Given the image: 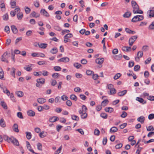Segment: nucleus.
Segmentation results:
<instances>
[{"instance_id":"nucleus-49","label":"nucleus","mask_w":154,"mask_h":154,"mask_svg":"<svg viewBox=\"0 0 154 154\" xmlns=\"http://www.w3.org/2000/svg\"><path fill=\"white\" fill-rule=\"evenodd\" d=\"M140 66L139 65L135 66L134 68V70L135 71H138L140 69Z\"/></svg>"},{"instance_id":"nucleus-23","label":"nucleus","mask_w":154,"mask_h":154,"mask_svg":"<svg viewBox=\"0 0 154 154\" xmlns=\"http://www.w3.org/2000/svg\"><path fill=\"white\" fill-rule=\"evenodd\" d=\"M71 117L72 119L73 120L77 121H78L79 120V117L76 115H71Z\"/></svg>"},{"instance_id":"nucleus-2","label":"nucleus","mask_w":154,"mask_h":154,"mask_svg":"<svg viewBox=\"0 0 154 154\" xmlns=\"http://www.w3.org/2000/svg\"><path fill=\"white\" fill-rule=\"evenodd\" d=\"M137 38V35H134L131 37L129 39V44L130 46H131L134 43L135 41Z\"/></svg>"},{"instance_id":"nucleus-20","label":"nucleus","mask_w":154,"mask_h":154,"mask_svg":"<svg viewBox=\"0 0 154 154\" xmlns=\"http://www.w3.org/2000/svg\"><path fill=\"white\" fill-rule=\"evenodd\" d=\"M0 125L3 128L5 127L6 124L5 122L4 119L2 118L0 119Z\"/></svg>"},{"instance_id":"nucleus-63","label":"nucleus","mask_w":154,"mask_h":154,"mask_svg":"<svg viewBox=\"0 0 154 154\" xmlns=\"http://www.w3.org/2000/svg\"><path fill=\"white\" fill-rule=\"evenodd\" d=\"M147 99L151 101L154 100V96L150 95L148 97Z\"/></svg>"},{"instance_id":"nucleus-51","label":"nucleus","mask_w":154,"mask_h":154,"mask_svg":"<svg viewBox=\"0 0 154 154\" xmlns=\"http://www.w3.org/2000/svg\"><path fill=\"white\" fill-rule=\"evenodd\" d=\"M94 135L97 136H98L99 135L100 133V131L97 129H95L94 130Z\"/></svg>"},{"instance_id":"nucleus-40","label":"nucleus","mask_w":154,"mask_h":154,"mask_svg":"<svg viewBox=\"0 0 154 154\" xmlns=\"http://www.w3.org/2000/svg\"><path fill=\"white\" fill-rule=\"evenodd\" d=\"M54 69L56 71H60L61 70V68L59 66H55L54 67Z\"/></svg>"},{"instance_id":"nucleus-59","label":"nucleus","mask_w":154,"mask_h":154,"mask_svg":"<svg viewBox=\"0 0 154 154\" xmlns=\"http://www.w3.org/2000/svg\"><path fill=\"white\" fill-rule=\"evenodd\" d=\"M59 75V73H55L52 74V76L54 79H56L58 77Z\"/></svg>"},{"instance_id":"nucleus-8","label":"nucleus","mask_w":154,"mask_h":154,"mask_svg":"<svg viewBox=\"0 0 154 154\" xmlns=\"http://www.w3.org/2000/svg\"><path fill=\"white\" fill-rule=\"evenodd\" d=\"M104 59L103 58H98L96 59L95 62L96 63L101 65L103 62Z\"/></svg>"},{"instance_id":"nucleus-16","label":"nucleus","mask_w":154,"mask_h":154,"mask_svg":"<svg viewBox=\"0 0 154 154\" xmlns=\"http://www.w3.org/2000/svg\"><path fill=\"white\" fill-rule=\"evenodd\" d=\"M37 101L38 103L42 104L46 102V100L43 98H39L37 99Z\"/></svg>"},{"instance_id":"nucleus-44","label":"nucleus","mask_w":154,"mask_h":154,"mask_svg":"<svg viewBox=\"0 0 154 154\" xmlns=\"http://www.w3.org/2000/svg\"><path fill=\"white\" fill-rule=\"evenodd\" d=\"M37 149L38 150H42V144L40 143H37Z\"/></svg>"},{"instance_id":"nucleus-25","label":"nucleus","mask_w":154,"mask_h":154,"mask_svg":"<svg viewBox=\"0 0 154 154\" xmlns=\"http://www.w3.org/2000/svg\"><path fill=\"white\" fill-rule=\"evenodd\" d=\"M12 71L11 72L10 74L14 78H15V73L16 71V69L14 67H12L11 69Z\"/></svg>"},{"instance_id":"nucleus-31","label":"nucleus","mask_w":154,"mask_h":154,"mask_svg":"<svg viewBox=\"0 0 154 154\" xmlns=\"http://www.w3.org/2000/svg\"><path fill=\"white\" fill-rule=\"evenodd\" d=\"M70 98L72 100L76 101L77 100V97L74 94H71L70 96Z\"/></svg>"},{"instance_id":"nucleus-7","label":"nucleus","mask_w":154,"mask_h":154,"mask_svg":"<svg viewBox=\"0 0 154 154\" xmlns=\"http://www.w3.org/2000/svg\"><path fill=\"white\" fill-rule=\"evenodd\" d=\"M136 100L143 104H145L146 103V101L144 100L143 98L141 97H137Z\"/></svg>"},{"instance_id":"nucleus-41","label":"nucleus","mask_w":154,"mask_h":154,"mask_svg":"<svg viewBox=\"0 0 154 154\" xmlns=\"http://www.w3.org/2000/svg\"><path fill=\"white\" fill-rule=\"evenodd\" d=\"M11 8H14L16 7V2L15 1L11 2Z\"/></svg>"},{"instance_id":"nucleus-12","label":"nucleus","mask_w":154,"mask_h":154,"mask_svg":"<svg viewBox=\"0 0 154 154\" xmlns=\"http://www.w3.org/2000/svg\"><path fill=\"white\" fill-rule=\"evenodd\" d=\"M11 29L13 32L14 34H17L18 32V30L14 25H12L11 26Z\"/></svg>"},{"instance_id":"nucleus-37","label":"nucleus","mask_w":154,"mask_h":154,"mask_svg":"<svg viewBox=\"0 0 154 154\" xmlns=\"http://www.w3.org/2000/svg\"><path fill=\"white\" fill-rule=\"evenodd\" d=\"M87 114L86 112H84L81 115V117L82 119H85L87 117Z\"/></svg>"},{"instance_id":"nucleus-34","label":"nucleus","mask_w":154,"mask_h":154,"mask_svg":"<svg viewBox=\"0 0 154 154\" xmlns=\"http://www.w3.org/2000/svg\"><path fill=\"white\" fill-rule=\"evenodd\" d=\"M100 116L104 119H106L107 118V115L105 113H102L100 115Z\"/></svg>"},{"instance_id":"nucleus-13","label":"nucleus","mask_w":154,"mask_h":154,"mask_svg":"<svg viewBox=\"0 0 154 154\" xmlns=\"http://www.w3.org/2000/svg\"><path fill=\"white\" fill-rule=\"evenodd\" d=\"M145 120L144 117L143 116H141L137 119V120L140 122L141 124L143 123Z\"/></svg>"},{"instance_id":"nucleus-45","label":"nucleus","mask_w":154,"mask_h":154,"mask_svg":"<svg viewBox=\"0 0 154 154\" xmlns=\"http://www.w3.org/2000/svg\"><path fill=\"white\" fill-rule=\"evenodd\" d=\"M14 139L15 140H14V143H13V144L16 146H19V143L18 140L15 138H14Z\"/></svg>"},{"instance_id":"nucleus-5","label":"nucleus","mask_w":154,"mask_h":154,"mask_svg":"<svg viewBox=\"0 0 154 154\" xmlns=\"http://www.w3.org/2000/svg\"><path fill=\"white\" fill-rule=\"evenodd\" d=\"M69 60V58L67 57H63L62 58H61L59 59L58 60V62H64L65 63L68 62Z\"/></svg>"},{"instance_id":"nucleus-48","label":"nucleus","mask_w":154,"mask_h":154,"mask_svg":"<svg viewBox=\"0 0 154 154\" xmlns=\"http://www.w3.org/2000/svg\"><path fill=\"white\" fill-rule=\"evenodd\" d=\"M62 146H61L54 153V154H58L59 153L62 149Z\"/></svg>"},{"instance_id":"nucleus-26","label":"nucleus","mask_w":154,"mask_h":154,"mask_svg":"<svg viewBox=\"0 0 154 154\" xmlns=\"http://www.w3.org/2000/svg\"><path fill=\"white\" fill-rule=\"evenodd\" d=\"M26 138L28 140L30 139L31 138L32 136L31 133L30 132H26Z\"/></svg>"},{"instance_id":"nucleus-18","label":"nucleus","mask_w":154,"mask_h":154,"mask_svg":"<svg viewBox=\"0 0 154 154\" xmlns=\"http://www.w3.org/2000/svg\"><path fill=\"white\" fill-rule=\"evenodd\" d=\"M36 82L38 83H40L41 84H43L45 83V79L43 78H41L38 79L36 80Z\"/></svg>"},{"instance_id":"nucleus-30","label":"nucleus","mask_w":154,"mask_h":154,"mask_svg":"<svg viewBox=\"0 0 154 154\" xmlns=\"http://www.w3.org/2000/svg\"><path fill=\"white\" fill-rule=\"evenodd\" d=\"M16 94L18 97H22L23 95V93L21 91H17L16 92Z\"/></svg>"},{"instance_id":"nucleus-35","label":"nucleus","mask_w":154,"mask_h":154,"mask_svg":"<svg viewBox=\"0 0 154 154\" xmlns=\"http://www.w3.org/2000/svg\"><path fill=\"white\" fill-rule=\"evenodd\" d=\"M146 130L148 131H153L154 130V127L152 126H149L148 127H146Z\"/></svg>"},{"instance_id":"nucleus-62","label":"nucleus","mask_w":154,"mask_h":154,"mask_svg":"<svg viewBox=\"0 0 154 154\" xmlns=\"http://www.w3.org/2000/svg\"><path fill=\"white\" fill-rule=\"evenodd\" d=\"M154 118V114L152 113L148 116V119L149 120H152Z\"/></svg>"},{"instance_id":"nucleus-14","label":"nucleus","mask_w":154,"mask_h":154,"mask_svg":"<svg viewBox=\"0 0 154 154\" xmlns=\"http://www.w3.org/2000/svg\"><path fill=\"white\" fill-rule=\"evenodd\" d=\"M104 110L106 112L111 113L113 111L114 109L112 107H108L105 108L104 109Z\"/></svg>"},{"instance_id":"nucleus-28","label":"nucleus","mask_w":154,"mask_h":154,"mask_svg":"<svg viewBox=\"0 0 154 154\" xmlns=\"http://www.w3.org/2000/svg\"><path fill=\"white\" fill-rule=\"evenodd\" d=\"M1 105L3 107L4 109H6L8 108L6 103L3 101L1 102Z\"/></svg>"},{"instance_id":"nucleus-58","label":"nucleus","mask_w":154,"mask_h":154,"mask_svg":"<svg viewBox=\"0 0 154 154\" xmlns=\"http://www.w3.org/2000/svg\"><path fill=\"white\" fill-rule=\"evenodd\" d=\"M31 11L30 9L28 7H26L25 8V11L26 14H29Z\"/></svg>"},{"instance_id":"nucleus-53","label":"nucleus","mask_w":154,"mask_h":154,"mask_svg":"<svg viewBox=\"0 0 154 154\" xmlns=\"http://www.w3.org/2000/svg\"><path fill=\"white\" fill-rule=\"evenodd\" d=\"M127 115V113L125 111H123L121 115V117L122 118H125Z\"/></svg>"},{"instance_id":"nucleus-50","label":"nucleus","mask_w":154,"mask_h":154,"mask_svg":"<svg viewBox=\"0 0 154 154\" xmlns=\"http://www.w3.org/2000/svg\"><path fill=\"white\" fill-rule=\"evenodd\" d=\"M134 65V62L133 61H130L128 63V67H131Z\"/></svg>"},{"instance_id":"nucleus-47","label":"nucleus","mask_w":154,"mask_h":154,"mask_svg":"<svg viewBox=\"0 0 154 154\" xmlns=\"http://www.w3.org/2000/svg\"><path fill=\"white\" fill-rule=\"evenodd\" d=\"M17 116L18 117L21 119H23V116L22 113L21 112H18L17 113Z\"/></svg>"},{"instance_id":"nucleus-1","label":"nucleus","mask_w":154,"mask_h":154,"mask_svg":"<svg viewBox=\"0 0 154 154\" xmlns=\"http://www.w3.org/2000/svg\"><path fill=\"white\" fill-rule=\"evenodd\" d=\"M8 53L7 52L4 53L2 56L1 58V60L3 62H5L7 63H8V61L7 59L9 57V56L8 54Z\"/></svg>"},{"instance_id":"nucleus-6","label":"nucleus","mask_w":154,"mask_h":154,"mask_svg":"<svg viewBox=\"0 0 154 154\" xmlns=\"http://www.w3.org/2000/svg\"><path fill=\"white\" fill-rule=\"evenodd\" d=\"M41 14L45 17H48L49 16V14L46 11L45 9H42L40 11Z\"/></svg>"},{"instance_id":"nucleus-21","label":"nucleus","mask_w":154,"mask_h":154,"mask_svg":"<svg viewBox=\"0 0 154 154\" xmlns=\"http://www.w3.org/2000/svg\"><path fill=\"white\" fill-rule=\"evenodd\" d=\"M127 92V91L125 90L118 92V94L119 96H122L126 94Z\"/></svg>"},{"instance_id":"nucleus-54","label":"nucleus","mask_w":154,"mask_h":154,"mask_svg":"<svg viewBox=\"0 0 154 154\" xmlns=\"http://www.w3.org/2000/svg\"><path fill=\"white\" fill-rule=\"evenodd\" d=\"M23 17V14L22 13L19 12L17 14V17L18 19L22 18Z\"/></svg>"},{"instance_id":"nucleus-57","label":"nucleus","mask_w":154,"mask_h":154,"mask_svg":"<svg viewBox=\"0 0 154 154\" xmlns=\"http://www.w3.org/2000/svg\"><path fill=\"white\" fill-rule=\"evenodd\" d=\"M70 32V31L69 30L65 29L62 30L61 32V34L62 35H64L65 33H68Z\"/></svg>"},{"instance_id":"nucleus-38","label":"nucleus","mask_w":154,"mask_h":154,"mask_svg":"<svg viewBox=\"0 0 154 154\" xmlns=\"http://www.w3.org/2000/svg\"><path fill=\"white\" fill-rule=\"evenodd\" d=\"M0 69H1L0 71V79H2L4 78V72L0 67Z\"/></svg>"},{"instance_id":"nucleus-17","label":"nucleus","mask_w":154,"mask_h":154,"mask_svg":"<svg viewBox=\"0 0 154 154\" xmlns=\"http://www.w3.org/2000/svg\"><path fill=\"white\" fill-rule=\"evenodd\" d=\"M48 44L46 43H41L38 44V46L41 48L45 49L47 46Z\"/></svg>"},{"instance_id":"nucleus-3","label":"nucleus","mask_w":154,"mask_h":154,"mask_svg":"<svg viewBox=\"0 0 154 154\" xmlns=\"http://www.w3.org/2000/svg\"><path fill=\"white\" fill-rule=\"evenodd\" d=\"M132 6L133 7V11H136L139 9V7L136 2L134 1H132L131 2Z\"/></svg>"},{"instance_id":"nucleus-10","label":"nucleus","mask_w":154,"mask_h":154,"mask_svg":"<svg viewBox=\"0 0 154 154\" xmlns=\"http://www.w3.org/2000/svg\"><path fill=\"white\" fill-rule=\"evenodd\" d=\"M18 125L17 124H14L12 128L13 130L15 132L18 133L19 131L18 128Z\"/></svg>"},{"instance_id":"nucleus-61","label":"nucleus","mask_w":154,"mask_h":154,"mask_svg":"<svg viewBox=\"0 0 154 154\" xmlns=\"http://www.w3.org/2000/svg\"><path fill=\"white\" fill-rule=\"evenodd\" d=\"M54 29L57 31H60L61 30V28L58 26H54Z\"/></svg>"},{"instance_id":"nucleus-43","label":"nucleus","mask_w":154,"mask_h":154,"mask_svg":"<svg viewBox=\"0 0 154 154\" xmlns=\"http://www.w3.org/2000/svg\"><path fill=\"white\" fill-rule=\"evenodd\" d=\"M4 30L8 34L10 33L9 28L8 26H6L5 27Z\"/></svg>"},{"instance_id":"nucleus-42","label":"nucleus","mask_w":154,"mask_h":154,"mask_svg":"<svg viewBox=\"0 0 154 154\" xmlns=\"http://www.w3.org/2000/svg\"><path fill=\"white\" fill-rule=\"evenodd\" d=\"M74 66L77 69H79L82 66V65L80 64L77 63L74 64Z\"/></svg>"},{"instance_id":"nucleus-60","label":"nucleus","mask_w":154,"mask_h":154,"mask_svg":"<svg viewBox=\"0 0 154 154\" xmlns=\"http://www.w3.org/2000/svg\"><path fill=\"white\" fill-rule=\"evenodd\" d=\"M149 14L148 15V17L149 18H151L152 17H154V12H149Z\"/></svg>"},{"instance_id":"nucleus-29","label":"nucleus","mask_w":154,"mask_h":154,"mask_svg":"<svg viewBox=\"0 0 154 154\" xmlns=\"http://www.w3.org/2000/svg\"><path fill=\"white\" fill-rule=\"evenodd\" d=\"M142 141L145 143H148L151 142H154V139H151L149 140L146 142L145 139H142Z\"/></svg>"},{"instance_id":"nucleus-19","label":"nucleus","mask_w":154,"mask_h":154,"mask_svg":"<svg viewBox=\"0 0 154 154\" xmlns=\"http://www.w3.org/2000/svg\"><path fill=\"white\" fill-rule=\"evenodd\" d=\"M131 14L130 12L127 11L123 15V17L125 18H128L131 16Z\"/></svg>"},{"instance_id":"nucleus-27","label":"nucleus","mask_w":154,"mask_h":154,"mask_svg":"<svg viewBox=\"0 0 154 154\" xmlns=\"http://www.w3.org/2000/svg\"><path fill=\"white\" fill-rule=\"evenodd\" d=\"M109 103V101L107 99H106L104 100H103L101 103V105L105 106L106 105L108 104Z\"/></svg>"},{"instance_id":"nucleus-56","label":"nucleus","mask_w":154,"mask_h":154,"mask_svg":"<svg viewBox=\"0 0 154 154\" xmlns=\"http://www.w3.org/2000/svg\"><path fill=\"white\" fill-rule=\"evenodd\" d=\"M116 93V90L115 88L113 89L110 90V94H114Z\"/></svg>"},{"instance_id":"nucleus-22","label":"nucleus","mask_w":154,"mask_h":154,"mask_svg":"<svg viewBox=\"0 0 154 154\" xmlns=\"http://www.w3.org/2000/svg\"><path fill=\"white\" fill-rule=\"evenodd\" d=\"M47 134V133L44 131H42L39 133V135L40 137L44 138L45 137Z\"/></svg>"},{"instance_id":"nucleus-36","label":"nucleus","mask_w":154,"mask_h":154,"mask_svg":"<svg viewBox=\"0 0 154 154\" xmlns=\"http://www.w3.org/2000/svg\"><path fill=\"white\" fill-rule=\"evenodd\" d=\"M133 12L134 14H142L143 13V11L141 10H140L139 9L136 10V11H133Z\"/></svg>"},{"instance_id":"nucleus-46","label":"nucleus","mask_w":154,"mask_h":154,"mask_svg":"<svg viewBox=\"0 0 154 154\" xmlns=\"http://www.w3.org/2000/svg\"><path fill=\"white\" fill-rule=\"evenodd\" d=\"M42 74V72H34V75L35 76H41Z\"/></svg>"},{"instance_id":"nucleus-11","label":"nucleus","mask_w":154,"mask_h":154,"mask_svg":"<svg viewBox=\"0 0 154 154\" xmlns=\"http://www.w3.org/2000/svg\"><path fill=\"white\" fill-rule=\"evenodd\" d=\"M58 119H59L58 117L56 116H54L49 118V121L50 122H54L58 120Z\"/></svg>"},{"instance_id":"nucleus-32","label":"nucleus","mask_w":154,"mask_h":154,"mask_svg":"<svg viewBox=\"0 0 154 154\" xmlns=\"http://www.w3.org/2000/svg\"><path fill=\"white\" fill-rule=\"evenodd\" d=\"M73 36V35L71 33H68L66 34L64 36V38L65 39H68V38H71Z\"/></svg>"},{"instance_id":"nucleus-55","label":"nucleus","mask_w":154,"mask_h":154,"mask_svg":"<svg viewBox=\"0 0 154 154\" xmlns=\"http://www.w3.org/2000/svg\"><path fill=\"white\" fill-rule=\"evenodd\" d=\"M32 64H31L30 65V66H28V67H24V69L26 70L27 71H30L32 70V69L30 68V66H31L32 65Z\"/></svg>"},{"instance_id":"nucleus-39","label":"nucleus","mask_w":154,"mask_h":154,"mask_svg":"<svg viewBox=\"0 0 154 154\" xmlns=\"http://www.w3.org/2000/svg\"><path fill=\"white\" fill-rule=\"evenodd\" d=\"M121 75V74L120 73H118L116 74L114 77V79L115 80H116L119 79Z\"/></svg>"},{"instance_id":"nucleus-24","label":"nucleus","mask_w":154,"mask_h":154,"mask_svg":"<svg viewBox=\"0 0 154 154\" xmlns=\"http://www.w3.org/2000/svg\"><path fill=\"white\" fill-rule=\"evenodd\" d=\"M58 52L57 49L56 47H54L50 51V52L52 54H56Z\"/></svg>"},{"instance_id":"nucleus-9","label":"nucleus","mask_w":154,"mask_h":154,"mask_svg":"<svg viewBox=\"0 0 154 154\" xmlns=\"http://www.w3.org/2000/svg\"><path fill=\"white\" fill-rule=\"evenodd\" d=\"M40 14H39L36 13L34 11L32 12L30 14V17L35 18H37L39 16Z\"/></svg>"},{"instance_id":"nucleus-4","label":"nucleus","mask_w":154,"mask_h":154,"mask_svg":"<svg viewBox=\"0 0 154 154\" xmlns=\"http://www.w3.org/2000/svg\"><path fill=\"white\" fill-rule=\"evenodd\" d=\"M143 54V53L142 51H140L137 53V57H135L136 61H138L139 60L140 58L141 57Z\"/></svg>"},{"instance_id":"nucleus-64","label":"nucleus","mask_w":154,"mask_h":154,"mask_svg":"<svg viewBox=\"0 0 154 154\" xmlns=\"http://www.w3.org/2000/svg\"><path fill=\"white\" fill-rule=\"evenodd\" d=\"M149 29H154V21L149 25Z\"/></svg>"},{"instance_id":"nucleus-33","label":"nucleus","mask_w":154,"mask_h":154,"mask_svg":"<svg viewBox=\"0 0 154 154\" xmlns=\"http://www.w3.org/2000/svg\"><path fill=\"white\" fill-rule=\"evenodd\" d=\"M118 130V128L115 127H113L111 128L110 129V131L112 132H116Z\"/></svg>"},{"instance_id":"nucleus-52","label":"nucleus","mask_w":154,"mask_h":154,"mask_svg":"<svg viewBox=\"0 0 154 154\" xmlns=\"http://www.w3.org/2000/svg\"><path fill=\"white\" fill-rule=\"evenodd\" d=\"M127 125V123H124L122 124L119 125L120 128L121 129H123Z\"/></svg>"},{"instance_id":"nucleus-15","label":"nucleus","mask_w":154,"mask_h":154,"mask_svg":"<svg viewBox=\"0 0 154 154\" xmlns=\"http://www.w3.org/2000/svg\"><path fill=\"white\" fill-rule=\"evenodd\" d=\"M27 114L29 116H34L35 115V113L32 110H30L27 112Z\"/></svg>"}]
</instances>
